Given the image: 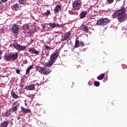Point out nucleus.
<instances>
[{
	"instance_id": "obj_1",
	"label": "nucleus",
	"mask_w": 127,
	"mask_h": 127,
	"mask_svg": "<svg viewBox=\"0 0 127 127\" xmlns=\"http://www.w3.org/2000/svg\"><path fill=\"white\" fill-rule=\"evenodd\" d=\"M113 16L121 22H124L127 19V15H126V8L123 7L121 9L116 11L114 14Z\"/></svg>"
},
{
	"instance_id": "obj_29",
	"label": "nucleus",
	"mask_w": 127,
	"mask_h": 127,
	"mask_svg": "<svg viewBox=\"0 0 127 127\" xmlns=\"http://www.w3.org/2000/svg\"><path fill=\"white\" fill-rule=\"evenodd\" d=\"M94 85L96 86V87H99V86H100V82L99 81H95L94 82Z\"/></svg>"
},
{
	"instance_id": "obj_2",
	"label": "nucleus",
	"mask_w": 127,
	"mask_h": 127,
	"mask_svg": "<svg viewBox=\"0 0 127 127\" xmlns=\"http://www.w3.org/2000/svg\"><path fill=\"white\" fill-rule=\"evenodd\" d=\"M58 56H59V53L56 52L53 53L50 57V60L49 62L45 64V66L48 67V68H51V66L56 62Z\"/></svg>"
},
{
	"instance_id": "obj_38",
	"label": "nucleus",
	"mask_w": 127,
	"mask_h": 127,
	"mask_svg": "<svg viewBox=\"0 0 127 127\" xmlns=\"http://www.w3.org/2000/svg\"><path fill=\"white\" fill-rule=\"evenodd\" d=\"M20 119H21V117H19V116L17 118V121H19Z\"/></svg>"
},
{
	"instance_id": "obj_27",
	"label": "nucleus",
	"mask_w": 127,
	"mask_h": 127,
	"mask_svg": "<svg viewBox=\"0 0 127 127\" xmlns=\"http://www.w3.org/2000/svg\"><path fill=\"white\" fill-rule=\"evenodd\" d=\"M85 46V45L84 44V42L83 41H80L79 42V47H83Z\"/></svg>"
},
{
	"instance_id": "obj_16",
	"label": "nucleus",
	"mask_w": 127,
	"mask_h": 127,
	"mask_svg": "<svg viewBox=\"0 0 127 127\" xmlns=\"http://www.w3.org/2000/svg\"><path fill=\"white\" fill-rule=\"evenodd\" d=\"M10 112H11V109H10L9 110H7L6 112L2 114V116L4 118H7L10 115Z\"/></svg>"
},
{
	"instance_id": "obj_36",
	"label": "nucleus",
	"mask_w": 127,
	"mask_h": 127,
	"mask_svg": "<svg viewBox=\"0 0 127 127\" xmlns=\"http://www.w3.org/2000/svg\"><path fill=\"white\" fill-rule=\"evenodd\" d=\"M1 54H2V52L0 50V59H1V57H0V55H1Z\"/></svg>"
},
{
	"instance_id": "obj_32",
	"label": "nucleus",
	"mask_w": 127,
	"mask_h": 127,
	"mask_svg": "<svg viewBox=\"0 0 127 127\" xmlns=\"http://www.w3.org/2000/svg\"><path fill=\"white\" fill-rule=\"evenodd\" d=\"M48 49H50V47L48 46H46V45H45L44 50H48Z\"/></svg>"
},
{
	"instance_id": "obj_28",
	"label": "nucleus",
	"mask_w": 127,
	"mask_h": 127,
	"mask_svg": "<svg viewBox=\"0 0 127 127\" xmlns=\"http://www.w3.org/2000/svg\"><path fill=\"white\" fill-rule=\"evenodd\" d=\"M50 14L51 12L49 10H47V11L44 13L45 15H46V16H48V15H49V14Z\"/></svg>"
},
{
	"instance_id": "obj_13",
	"label": "nucleus",
	"mask_w": 127,
	"mask_h": 127,
	"mask_svg": "<svg viewBox=\"0 0 127 127\" xmlns=\"http://www.w3.org/2000/svg\"><path fill=\"white\" fill-rule=\"evenodd\" d=\"M28 51L29 52H31V53L33 54H35V55H39V52L36 50L35 49L33 48H30L28 49Z\"/></svg>"
},
{
	"instance_id": "obj_37",
	"label": "nucleus",
	"mask_w": 127,
	"mask_h": 127,
	"mask_svg": "<svg viewBox=\"0 0 127 127\" xmlns=\"http://www.w3.org/2000/svg\"><path fill=\"white\" fill-rule=\"evenodd\" d=\"M2 2H6L7 1V0H1Z\"/></svg>"
},
{
	"instance_id": "obj_4",
	"label": "nucleus",
	"mask_w": 127,
	"mask_h": 127,
	"mask_svg": "<svg viewBox=\"0 0 127 127\" xmlns=\"http://www.w3.org/2000/svg\"><path fill=\"white\" fill-rule=\"evenodd\" d=\"M110 21H111L110 19L108 18H104L98 20L96 25H97L98 26H105V25H107V24H108Z\"/></svg>"
},
{
	"instance_id": "obj_20",
	"label": "nucleus",
	"mask_w": 127,
	"mask_h": 127,
	"mask_svg": "<svg viewBox=\"0 0 127 127\" xmlns=\"http://www.w3.org/2000/svg\"><path fill=\"white\" fill-rule=\"evenodd\" d=\"M11 95L12 96L13 99H15L16 100V99H18V98H19L18 95H16L15 92H12L11 93Z\"/></svg>"
},
{
	"instance_id": "obj_33",
	"label": "nucleus",
	"mask_w": 127,
	"mask_h": 127,
	"mask_svg": "<svg viewBox=\"0 0 127 127\" xmlns=\"http://www.w3.org/2000/svg\"><path fill=\"white\" fill-rule=\"evenodd\" d=\"M122 67H123V69H127V65H126V64H123L122 65Z\"/></svg>"
},
{
	"instance_id": "obj_12",
	"label": "nucleus",
	"mask_w": 127,
	"mask_h": 127,
	"mask_svg": "<svg viewBox=\"0 0 127 127\" xmlns=\"http://www.w3.org/2000/svg\"><path fill=\"white\" fill-rule=\"evenodd\" d=\"M25 89L28 91H33V90L35 89V84H33L28 85L25 88Z\"/></svg>"
},
{
	"instance_id": "obj_11",
	"label": "nucleus",
	"mask_w": 127,
	"mask_h": 127,
	"mask_svg": "<svg viewBox=\"0 0 127 127\" xmlns=\"http://www.w3.org/2000/svg\"><path fill=\"white\" fill-rule=\"evenodd\" d=\"M20 109L21 112H22V113H23V114H28L29 113H31V110H30V109L25 108L22 106L20 107Z\"/></svg>"
},
{
	"instance_id": "obj_3",
	"label": "nucleus",
	"mask_w": 127,
	"mask_h": 127,
	"mask_svg": "<svg viewBox=\"0 0 127 127\" xmlns=\"http://www.w3.org/2000/svg\"><path fill=\"white\" fill-rule=\"evenodd\" d=\"M18 58V53H15V54H11L8 55L4 56V60L7 62L8 61H15Z\"/></svg>"
},
{
	"instance_id": "obj_24",
	"label": "nucleus",
	"mask_w": 127,
	"mask_h": 127,
	"mask_svg": "<svg viewBox=\"0 0 127 127\" xmlns=\"http://www.w3.org/2000/svg\"><path fill=\"white\" fill-rule=\"evenodd\" d=\"M104 77H105V74L102 73L100 75L97 76V79L98 80H103Z\"/></svg>"
},
{
	"instance_id": "obj_15",
	"label": "nucleus",
	"mask_w": 127,
	"mask_h": 127,
	"mask_svg": "<svg viewBox=\"0 0 127 127\" xmlns=\"http://www.w3.org/2000/svg\"><path fill=\"white\" fill-rule=\"evenodd\" d=\"M88 14V12L87 11H82L79 14V17L80 19H83V18H85L86 15Z\"/></svg>"
},
{
	"instance_id": "obj_22",
	"label": "nucleus",
	"mask_w": 127,
	"mask_h": 127,
	"mask_svg": "<svg viewBox=\"0 0 127 127\" xmlns=\"http://www.w3.org/2000/svg\"><path fill=\"white\" fill-rule=\"evenodd\" d=\"M19 107V104H17L16 106L12 107L11 108V111L12 110V111H13L12 112H16V111H17V110H18Z\"/></svg>"
},
{
	"instance_id": "obj_19",
	"label": "nucleus",
	"mask_w": 127,
	"mask_h": 127,
	"mask_svg": "<svg viewBox=\"0 0 127 127\" xmlns=\"http://www.w3.org/2000/svg\"><path fill=\"white\" fill-rule=\"evenodd\" d=\"M12 9H14V10H18V8H19V4L16 3L14 5L11 6Z\"/></svg>"
},
{
	"instance_id": "obj_10",
	"label": "nucleus",
	"mask_w": 127,
	"mask_h": 127,
	"mask_svg": "<svg viewBox=\"0 0 127 127\" xmlns=\"http://www.w3.org/2000/svg\"><path fill=\"white\" fill-rule=\"evenodd\" d=\"M49 26H50V27H51V28H54L55 27H59V28H60V27H63V24H59V23H50L49 24Z\"/></svg>"
},
{
	"instance_id": "obj_17",
	"label": "nucleus",
	"mask_w": 127,
	"mask_h": 127,
	"mask_svg": "<svg viewBox=\"0 0 127 127\" xmlns=\"http://www.w3.org/2000/svg\"><path fill=\"white\" fill-rule=\"evenodd\" d=\"M81 28L82 31H84V32H87V33L89 32V29L88 28V26L85 25H83L81 26Z\"/></svg>"
},
{
	"instance_id": "obj_25",
	"label": "nucleus",
	"mask_w": 127,
	"mask_h": 127,
	"mask_svg": "<svg viewBox=\"0 0 127 127\" xmlns=\"http://www.w3.org/2000/svg\"><path fill=\"white\" fill-rule=\"evenodd\" d=\"M23 29L25 31L28 30L29 29V26L27 24H25L23 26Z\"/></svg>"
},
{
	"instance_id": "obj_30",
	"label": "nucleus",
	"mask_w": 127,
	"mask_h": 127,
	"mask_svg": "<svg viewBox=\"0 0 127 127\" xmlns=\"http://www.w3.org/2000/svg\"><path fill=\"white\" fill-rule=\"evenodd\" d=\"M9 47L11 48H12L13 47H14V48H15V47H16V45H15V44H11L9 45Z\"/></svg>"
},
{
	"instance_id": "obj_26",
	"label": "nucleus",
	"mask_w": 127,
	"mask_h": 127,
	"mask_svg": "<svg viewBox=\"0 0 127 127\" xmlns=\"http://www.w3.org/2000/svg\"><path fill=\"white\" fill-rule=\"evenodd\" d=\"M28 0H18L19 3L20 4H24L26 1Z\"/></svg>"
},
{
	"instance_id": "obj_23",
	"label": "nucleus",
	"mask_w": 127,
	"mask_h": 127,
	"mask_svg": "<svg viewBox=\"0 0 127 127\" xmlns=\"http://www.w3.org/2000/svg\"><path fill=\"white\" fill-rule=\"evenodd\" d=\"M33 68V64L31 65L29 67H28L26 70V74H29L30 73V70Z\"/></svg>"
},
{
	"instance_id": "obj_35",
	"label": "nucleus",
	"mask_w": 127,
	"mask_h": 127,
	"mask_svg": "<svg viewBox=\"0 0 127 127\" xmlns=\"http://www.w3.org/2000/svg\"><path fill=\"white\" fill-rule=\"evenodd\" d=\"M28 97H29V98H30V99H33V95H29Z\"/></svg>"
},
{
	"instance_id": "obj_5",
	"label": "nucleus",
	"mask_w": 127,
	"mask_h": 127,
	"mask_svg": "<svg viewBox=\"0 0 127 127\" xmlns=\"http://www.w3.org/2000/svg\"><path fill=\"white\" fill-rule=\"evenodd\" d=\"M71 35H72V33L71 31H68L64 34V35H62V38L61 39V41H66V40H69L70 38L71 37Z\"/></svg>"
},
{
	"instance_id": "obj_18",
	"label": "nucleus",
	"mask_w": 127,
	"mask_h": 127,
	"mask_svg": "<svg viewBox=\"0 0 127 127\" xmlns=\"http://www.w3.org/2000/svg\"><path fill=\"white\" fill-rule=\"evenodd\" d=\"M9 124V121H5L4 122L1 123L0 127H7Z\"/></svg>"
},
{
	"instance_id": "obj_6",
	"label": "nucleus",
	"mask_w": 127,
	"mask_h": 127,
	"mask_svg": "<svg viewBox=\"0 0 127 127\" xmlns=\"http://www.w3.org/2000/svg\"><path fill=\"white\" fill-rule=\"evenodd\" d=\"M81 4H82V1L80 0H75L72 3V7L74 9L79 10L81 7Z\"/></svg>"
},
{
	"instance_id": "obj_7",
	"label": "nucleus",
	"mask_w": 127,
	"mask_h": 127,
	"mask_svg": "<svg viewBox=\"0 0 127 127\" xmlns=\"http://www.w3.org/2000/svg\"><path fill=\"white\" fill-rule=\"evenodd\" d=\"M39 72L43 75H48L51 73V70L49 68L42 67L39 69Z\"/></svg>"
},
{
	"instance_id": "obj_9",
	"label": "nucleus",
	"mask_w": 127,
	"mask_h": 127,
	"mask_svg": "<svg viewBox=\"0 0 127 127\" xmlns=\"http://www.w3.org/2000/svg\"><path fill=\"white\" fill-rule=\"evenodd\" d=\"M26 48V46H21L17 43L16 44L15 49L18 50V51H23V50H25Z\"/></svg>"
},
{
	"instance_id": "obj_14",
	"label": "nucleus",
	"mask_w": 127,
	"mask_h": 127,
	"mask_svg": "<svg viewBox=\"0 0 127 127\" xmlns=\"http://www.w3.org/2000/svg\"><path fill=\"white\" fill-rule=\"evenodd\" d=\"M62 6L61 5L58 4L54 9V11L55 13H57L60 10H61Z\"/></svg>"
},
{
	"instance_id": "obj_31",
	"label": "nucleus",
	"mask_w": 127,
	"mask_h": 127,
	"mask_svg": "<svg viewBox=\"0 0 127 127\" xmlns=\"http://www.w3.org/2000/svg\"><path fill=\"white\" fill-rule=\"evenodd\" d=\"M114 0H107V2L111 4V3H113V2H114Z\"/></svg>"
},
{
	"instance_id": "obj_8",
	"label": "nucleus",
	"mask_w": 127,
	"mask_h": 127,
	"mask_svg": "<svg viewBox=\"0 0 127 127\" xmlns=\"http://www.w3.org/2000/svg\"><path fill=\"white\" fill-rule=\"evenodd\" d=\"M20 28H19V25L17 24H15L11 28V31L14 33V34H17L19 33V31Z\"/></svg>"
},
{
	"instance_id": "obj_21",
	"label": "nucleus",
	"mask_w": 127,
	"mask_h": 127,
	"mask_svg": "<svg viewBox=\"0 0 127 127\" xmlns=\"http://www.w3.org/2000/svg\"><path fill=\"white\" fill-rule=\"evenodd\" d=\"M80 47V41L79 40H76L74 45V48H78Z\"/></svg>"
},
{
	"instance_id": "obj_34",
	"label": "nucleus",
	"mask_w": 127,
	"mask_h": 127,
	"mask_svg": "<svg viewBox=\"0 0 127 127\" xmlns=\"http://www.w3.org/2000/svg\"><path fill=\"white\" fill-rule=\"evenodd\" d=\"M16 72L17 73V74H20V70L19 69H17L16 70Z\"/></svg>"
}]
</instances>
